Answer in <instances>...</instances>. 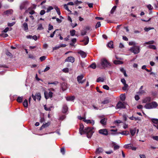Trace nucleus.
Masks as SVG:
<instances>
[{
	"label": "nucleus",
	"instance_id": "obj_13",
	"mask_svg": "<svg viewBox=\"0 0 158 158\" xmlns=\"http://www.w3.org/2000/svg\"><path fill=\"white\" fill-rule=\"evenodd\" d=\"M107 119L106 118H104L102 119L100 121L101 123L103 125H105L106 124Z\"/></svg>",
	"mask_w": 158,
	"mask_h": 158
},
{
	"label": "nucleus",
	"instance_id": "obj_6",
	"mask_svg": "<svg viewBox=\"0 0 158 158\" xmlns=\"http://www.w3.org/2000/svg\"><path fill=\"white\" fill-rule=\"evenodd\" d=\"M99 133L105 135H108V131L106 129H100L98 131Z\"/></svg>",
	"mask_w": 158,
	"mask_h": 158
},
{
	"label": "nucleus",
	"instance_id": "obj_48",
	"mask_svg": "<svg viewBox=\"0 0 158 158\" xmlns=\"http://www.w3.org/2000/svg\"><path fill=\"white\" fill-rule=\"evenodd\" d=\"M116 6H114L113 7V8H112V9H111V11H110V12L111 14H113L114 12V11L115 10L116 8Z\"/></svg>",
	"mask_w": 158,
	"mask_h": 158
},
{
	"label": "nucleus",
	"instance_id": "obj_36",
	"mask_svg": "<svg viewBox=\"0 0 158 158\" xmlns=\"http://www.w3.org/2000/svg\"><path fill=\"white\" fill-rule=\"evenodd\" d=\"M55 9L56 10V11L57 13V14L59 15H60V10L56 6L55 7Z\"/></svg>",
	"mask_w": 158,
	"mask_h": 158
},
{
	"label": "nucleus",
	"instance_id": "obj_32",
	"mask_svg": "<svg viewBox=\"0 0 158 158\" xmlns=\"http://www.w3.org/2000/svg\"><path fill=\"white\" fill-rule=\"evenodd\" d=\"M76 32V31L74 30H72L70 31V34L71 35L73 36L75 35Z\"/></svg>",
	"mask_w": 158,
	"mask_h": 158
},
{
	"label": "nucleus",
	"instance_id": "obj_45",
	"mask_svg": "<svg viewBox=\"0 0 158 158\" xmlns=\"http://www.w3.org/2000/svg\"><path fill=\"white\" fill-rule=\"evenodd\" d=\"M59 83L57 81H55L54 82H48V84H53L55 85H56Z\"/></svg>",
	"mask_w": 158,
	"mask_h": 158
},
{
	"label": "nucleus",
	"instance_id": "obj_17",
	"mask_svg": "<svg viewBox=\"0 0 158 158\" xmlns=\"http://www.w3.org/2000/svg\"><path fill=\"white\" fill-rule=\"evenodd\" d=\"M68 108L67 105L64 104L63 106V112L64 113H66L68 110Z\"/></svg>",
	"mask_w": 158,
	"mask_h": 158
},
{
	"label": "nucleus",
	"instance_id": "obj_44",
	"mask_svg": "<svg viewBox=\"0 0 158 158\" xmlns=\"http://www.w3.org/2000/svg\"><path fill=\"white\" fill-rule=\"evenodd\" d=\"M123 123V122L122 121H121L120 120H116L114 122V123L115 124L120 123Z\"/></svg>",
	"mask_w": 158,
	"mask_h": 158
},
{
	"label": "nucleus",
	"instance_id": "obj_60",
	"mask_svg": "<svg viewBox=\"0 0 158 158\" xmlns=\"http://www.w3.org/2000/svg\"><path fill=\"white\" fill-rule=\"evenodd\" d=\"M51 107H47L46 106H45L44 109L45 110H46L47 111H50L51 110Z\"/></svg>",
	"mask_w": 158,
	"mask_h": 158
},
{
	"label": "nucleus",
	"instance_id": "obj_24",
	"mask_svg": "<svg viewBox=\"0 0 158 158\" xmlns=\"http://www.w3.org/2000/svg\"><path fill=\"white\" fill-rule=\"evenodd\" d=\"M151 100V98L150 97H147L144 99L143 102L144 103H146L147 102H150Z\"/></svg>",
	"mask_w": 158,
	"mask_h": 158
},
{
	"label": "nucleus",
	"instance_id": "obj_37",
	"mask_svg": "<svg viewBox=\"0 0 158 158\" xmlns=\"http://www.w3.org/2000/svg\"><path fill=\"white\" fill-rule=\"evenodd\" d=\"M12 30V28H9L8 27H6L5 29H4L3 31V32L6 33L9 31H11Z\"/></svg>",
	"mask_w": 158,
	"mask_h": 158
},
{
	"label": "nucleus",
	"instance_id": "obj_26",
	"mask_svg": "<svg viewBox=\"0 0 158 158\" xmlns=\"http://www.w3.org/2000/svg\"><path fill=\"white\" fill-rule=\"evenodd\" d=\"M152 122L155 124H158V119L157 118H152Z\"/></svg>",
	"mask_w": 158,
	"mask_h": 158
},
{
	"label": "nucleus",
	"instance_id": "obj_43",
	"mask_svg": "<svg viewBox=\"0 0 158 158\" xmlns=\"http://www.w3.org/2000/svg\"><path fill=\"white\" fill-rule=\"evenodd\" d=\"M114 63L116 64H122V62L120 61L115 60L114 61Z\"/></svg>",
	"mask_w": 158,
	"mask_h": 158
},
{
	"label": "nucleus",
	"instance_id": "obj_2",
	"mask_svg": "<svg viewBox=\"0 0 158 158\" xmlns=\"http://www.w3.org/2000/svg\"><path fill=\"white\" fill-rule=\"evenodd\" d=\"M98 66L101 69H105L106 68L110 67L111 65L105 59H103L101 60L100 65Z\"/></svg>",
	"mask_w": 158,
	"mask_h": 158
},
{
	"label": "nucleus",
	"instance_id": "obj_63",
	"mask_svg": "<svg viewBox=\"0 0 158 158\" xmlns=\"http://www.w3.org/2000/svg\"><path fill=\"white\" fill-rule=\"evenodd\" d=\"M45 11L44 10H41L40 14L41 15H43L45 14Z\"/></svg>",
	"mask_w": 158,
	"mask_h": 158
},
{
	"label": "nucleus",
	"instance_id": "obj_41",
	"mask_svg": "<svg viewBox=\"0 0 158 158\" xmlns=\"http://www.w3.org/2000/svg\"><path fill=\"white\" fill-rule=\"evenodd\" d=\"M50 125V123L48 122L47 123H44L42 125H44V128L47 127H48Z\"/></svg>",
	"mask_w": 158,
	"mask_h": 158
},
{
	"label": "nucleus",
	"instance_id": "obj_64",
	"mask_svg": "<svg viewBox=\"0 0 158 158\" xmlns=\"http://www.w3.org/2000/svg\"><path fill=\"white\" fill-rule=\"evenodd\" d=\"M128 127V125L125 123H124L123 127L124 129H126Z\"/></svg>",
	"mask_w": 158,
	"mask_h": 158
},
{
	"label": "nucleus",
	"instance_id": "obj_12",
	"mask_svg": "<svg viewBox=\"0 0 158 158\" xmlns=\"http://www.w3.org/2000/svg\"><path fill=\"white\" fill-rule=\"evenodd\" d=\"M83 121L87 124L91 123L92 125L94 124V120H86L85 119L83 120Z\"/></svg>",
	"mask_w": 158,
	"mask_h": 158
},
{
	"label": "nucleus",
	"instance_id": "obj_19",
	"mask_svg": "<svg viewBox=\"0 0 158 158\" xmlns=\"http://www.w3.org/2000/svg\"><path fill=\"white\" fill-rule=\"evenodd\" d=\"M118 134H121L122 135H127L129 134V132L128 131H123L118 133Z\"/></svg>",
	"mask_w": 158,
	"mask_h": 158
},
{
	"label": "nucleus",
	"instance_id": "obj_16",
	"mask_svg": "<svg viewBox=\"0 0 158 158\" xmlns=\"http://www.w3.org/2000/svg\"><path fill=\"white\" fill-rule=\"evenodd\" d=\"M107 46L110 48H113V43L112 41H110L107 44Z\"/></svg>",
	"mask_w": 158,
	"mask_h": 158
},
{
	"label": "nucleus",
	"instance_id": "obj_54",
	"mask_svg": "<svg viewBox=\"0 0 158 158\" xmlns=\"http://www.w3.org/2000/svg\"><path fill=\"white\" fill-rule=\"evenodd\" d=\"M53 28L52 25H51L50 24H49L48 25V29L49 31H50L52 30Z\"/></svg>",
	"mask_w": 158,
	"mask_h": 158
},
{
	"label": "nucleus",
	"instance_id": "obj_62",
	"mask_svg": "<svg viewBox=\"0 0 158 158\" xmlns=\"http://www.w3.org/2000/svg\"><path fill=\"white\" fill-rule=\"evenodd\" d=\"M121 82L123 83V85L126 84V81L124 78H123L121 79Z\"/></svg>",
	"mask_w": 158,
	"mask_h": 158
},
{
	"label": "nucleus",
	"instance_id": "obj_8",
	"mask_svg": "<svg viewBox=\"0 0 158 158\" xmlns=\"http://www.w3.org/2000/svg\"><path fill=\"white\" fill-rule=\"evenodd\" d=\"M125 106L124 104L121 102L119 101L116 105V109L125 108Z\"/></svg>",
	"mask_w": 158,
	"mask_h": 158
},
{
	"label": "nucleus",
	"instance_id": "obj_9",
	"mask_svg": "<svg viewBox=\"0 0 158 158\" xmlns=\"http://www.w3.org/2000/svg\"><path fill=\"white\" fill-rule=\"evenodd\" d=\"M75 61V58L72 56L68 57L65 60V62H71L72 63H73Z\"/></svg>",
	"mask_w": 158,
	"mask_h": 158
},
{
	"label": "nucleus",
	"instance_id": "obj_1",
	"mask_svg": "<svg viewBox=\"0 0 158 158\" xmlns=\"http://www.w3.org/2000/svg\"><path fill=\"white\" fill-rule=\"evenodd\" d=\"M84 128L83 125L82 124H80L79 130L80 133L81 135L85 134L88 138H90L94 132V128L87 127L84 129Z\"/></svg>",
	"mask_w": 158,
	"mask_h": 158
},
{
	"label": "nucleus",
	"instance_id": "obj_11",
	"mask_svg": "<svg viewBox=\"0 0 158 158\" xmlns=\"http://www.w3.org/2000/svg\"><path fill=\"white\" fill-rule=\"evenodd\" d=\"M103 151V150L102 148L101 147H99L97 148L95 151V153L96 154H100Z\"/></svg>",
	"mask_w": 158,
	"mask_h": 158
},
{
	"label": "nucleus",
	"instance_id": "obj_57",
	"mask_svg": "<svg viewBox=\"0 0 158 158\" xmlns=\"http://www.w3.org/2000/svg\"><path fill=\"white\" fill-rule=\"evenodd\" d=\"M145 93L144 90H139V91L138 92V94H143Z\"/></svg>",
	"mask_w": 158,
	"mask_h": 158
},
{
	"label": "nucleus",
	"instance_id": "obj_7",
	"mask_svg": "<svg viewBox=\"0 0 158 158\" xmlns=\"http://www.w3.org/2000/svg\"><path fill=\"white\" fill-rule=\"evenodd\" d=\"M27 5L28 2L27 1H25L22 2L20 6V9L21 10H22L24 9H26L27 7Z\"/></svg>",
	"mask_w": 158,
	"mask_h": 158
},
{
	"label": "nucleus",
	"instance_id": "obj_49",
	"mask_svg": "<svg viewBox=\"0 0 158 158\" xmlns=\"http://www.w3.org/2000/svg\"><path fill=\"white\" fill-rule=\"evenodd\" d=\"M45 98L47 99L49 98L48 93L47 92H45L44 93Z\"/></svg>",
	"mask_w": 158,
	"mask_h": 158
},
{
	"label": "nucleus",
	"instance_id": "obj_15",
	"mask_svg": "<svg viewBox=\"0 0 158 158\" xmlns=\"http://www.w3.org/2000/svg\"><path fill=\"white\" fill-rule=\"evenodd\" d=\"M136 131V128H135L133 129H130V132L132 136H133Z\"/></svg>",
	"mask_w": 158,
	"mask_h": 158
},
{
	"label": "nucleus",
	"instance_id": "obj_14",
	"mask_svg": "<svg viewBox=\"0 0 158 158\" xmlns=\"http://www.w3.org/2000/svg\"><path fill=\"white\" fill-rule=\"evenodd\" d=\"M84 41H86L85 43V45H87L88 43L89 42V38L88 36H86L85 37L84 40L81 41V42H84Z\"/></svg>",
	"mask_w": 158,
	"mask_h": 158
},
{
	"label": "nucleus",
	"instance_id": "obj_18",
	"mask_svg": "<svg viewBox=\"0 0 158 158\" xmlns=\"http://www.w3.org/2000/svg\"><path fill=\"white\" fill-rule=\"evenodd\" d=\"M13 12V10L12 9H9L4 12L5 14L8 15L12 14Z\"/></svg>",
	"mask_w": 158,
	"mask_h": 158
},
{
	"label": "nucleus",
	"instance_id": "obj_22",
	"mask_svg": "<svg viewBox=\"0 0 158 158\" xmlns=\"http://www.w3.org/2000/svg\"><path fill=\"white\" fill-rule=\"evenodd\" d=\"M23 105L24 106L25 108H27L28 107V101L27 100L25 99L23 103Z\"/></svg>",
	"mask_w": 158,
	"mask_h": 158
},
{
	"label": "nucleus",
	"instance_id": "obj_50",
	"mask_svg": "<svg viewBox=\"0 0 158 158\" xmlns=\"http://www.w3.org/2000/svg\"><path fill=\"white\" fill-rule=\"evenodd\" d=\"M131 145H132V144L130 143L126 144L124 146V147L126 148H128L130 147Z\"/></svg>",
	"mask_w": 158,
	"mask_h": 158
},
{
	"label": "nucleus",
	"instance_id": "obj_3",
	"mask_svg": "<svg viewBox=\"0 0 158 158\" xmlns=\"http://www.w3.org/2000/svg\"><path fill=\"white\" fill-rule=\"evenodd\" d=\"M157 106V103L156 102H153L151 103H147L144 107L146 109H150L156 108Z\"/></svg>",
	"mask_w": 158,
	"mask_h": 158
},
{
	"label": "nucleus",
	"instance_id": "obj_52",
	"mask_svg": "<svg viewBox=\"0 0 158 158\" xmlns=\"http://www.w3.org/2000/svg\"><path fill=\"white\" fill-rule=\"evenodd\" d=\"M103 88L105 89H106L107 90H108L109 89V87L106 85H104L103 86Z\"/></svg>",
	"mask_w": 158,
	"mask_h": 158
},
{
	"label": "nucleus",
	"instance_id": "obj_59",
	"mask_svg": "<svg viewBox=\"0 0 158 158\" xmlns=\"http://www.w3.org/2000/svg\"><path fill=\"white\" fill-rule=\"evenodd\" d=\"M60 151H61V152L62 153L63 155H64L65 153V150H64V148H61V150H60Z\"/></svg>",
	"mask_w": 158,
	"mask_h": 158
},
{
	"label": "nucleus",
	"instance_id": "obj_35",
	"mask_svg": "<svg viewBox=\"0 0 158 158\" xmlns=\"http://www.w3.org/2000/svg\"><path fill=\"white\" fill-rule=\"evenodd\" d=\"M67 4H64V8L66 10H67L68 12H70V13H71L72 12L71 11L69 10V9L68 8V7L67 6Z\"/></svg>",
	"mask_w": 158,
	"mask_h": 158
},
{
	"label": "nucleus",
	"instance_id": "obj_46",
	"mask_svg": "<svg viewBox=\"0 0 158 158\" xmlns=\"http://www.w3.org/2000/svg\"><path fill=\"white\" fill-rule=\"evenodd\" d=\"M90 67L93 69H95L96 68V65L95 63H93L90 65Z\"/></svg>",
	"mask_w": 158,
	"mask_h": 158
},
{
	"label": "nucleus",
	"instance_id": "obj_23",
	"mask_svg": "<svg viewBox=\"0 0 158 158\" xmlns=\"http://www.w3.org/2000/svg\"><path fill=\"white\" fill-rule=\"evenodd\" d=\"M104 79L103 77H98L97 80L96 81L97 82H103Z\"/></svg>",
	"mask_w": 158,
	"mask_h": 158
},
{
	"label": "nucleus",
	"instance_id": "obj_61",
	"mask_svg": "<svg viewBox=\"0 0 158 158\" xmlns=\"http://www.w3.org/2000/svg\"><path fill=\"white\" fill-rule=\"evenodd\" d=\"M50 68L49 66H46V68L43 71L44 72H46L48 71V70L50 69Z\"/></svg>",
	"mask_w": 158,
	"mask_h": 158
},
{
	"label": "nucleus",
	"instance_id": "obj_51",
	"mask_svg": "<svg viewBox=\"0 0 158 158\" xmlns=\"http://www.w3.org/2000/svg\"><path fill=\"white\" fill-rule=\"evenodd\" d=\"M101 26V24L100 23V22H98L96 24V26H95V28H98V27H100Z\"/></svg>",
	"mask_w": 158,
	"mask_h": 158
},
{
	"label": "nucleus",
	"instance_id": "obj_58",
	"mask_svg": "<svg viewBox=\"0 0 158 158\" xmlns=\"http://www.w3.org/2000/svg\"><path fill=\"white\" fill-rule=\"evenodd\" d=\"M123 119H124V120L125 121H127V116L125 114H123Z\"/></svg>",
	"mask_w": 158,
	"mask_h": 158
},
{
	"label": "nucleus",
	"instance_id": "obj_10",
	"mask_svg": "<svg viewBox=\"0 0 158 158\" xmlns=\"http://www.w3.org/2000/svg\"><path fill=\"white\" fill-rule=\"evenodd\" d=\"M78 53L81 55L83 58H85L86 56V54L83 51L80 50L78 52Z\"/></svg>",
	"mask_w": 158,
	"mask_h": 158
},
{
	"label": "nucleus",
	"instance_id": "obj_38",
	"mask_svg": "<svg viewBox=\"0 0 158 158\" xmlns=\"http://www.w3.org/2000/svg\"><path fill=\"white\" fill-rule=\"evenodd\" d=\"M35 95L36 97V98L39 100H40V98H41L40 94L39 93H38L36 94H35Z\"/></svg>",
	"mask_w": 158,
	"mask_h": 158
},
{
	"label": "nucleus",
	"instance_id": "obj_29",
	"mask_svg": "<svg viewBox=\"0 0 158 158\" xmlns=\"http://www.w3.org/2000/svg\"><path fill=\"white\" fill-rule=\"evenodd\" d=\"M148 47L150 49H152L154 50H156V46L153 45H149L148 46Z\"/></svg>",
	"mask_w": 158,
	"mask_h": 158
},
{
	"label": "nucleus",
	"instance_id": "obj_25",
	"mask_svg": "<svg viewBox=\"0 0 158 158\" xmlns=\"http://www.w3.org/2000/svg\"><path fill=\"white\" fill-rule=\"evenodd\" d=\"M23 25L24 27V30L25 31L27 30L28 29L27 24L26 23H24L23 24Z\"/></svg>",
	"mask_w": 158,
	"mask_h": 158
},
{
	"label": "nucleus",
	"instance_id": "obj_31",
	"mask_svg": "<svg viewBox=\"0 0 158 158\" xmlns=\"http://www.w3.org/2000/svg\"><path fill=\"white\" fill-rule=\"evenodd\" d=\"M44 29V27L42 26V25L41 24H39L38 25V27L37 28V30H40Z\"/></svg>",
	"mask_w": 158,
	"mask_h": 158
},
{
	"label": "nucleus",
	"instance_id": "obj_5",
	"mask_svg": "<svg viewBox=\"0 0 158 158\" xmlns=\"http://www.w3.org/2000/svg\"><path fill=\"white\" fill-rule=\"evenodd\" d=\"M83 77L84 76L83 75H81L77 77V80L79 83L83 84L84 82H85V79L82 80Z\"/></svg>",
	"mask_w": 158,
	"mask_h": 158
},
{
	"label": "nucleus",
	"instance_id": "obj_56",
	"mask_svg": "<svg viewBox=\"0 0 158 158\" xmlns=\"http://www.w3.org/2000/svg\"><path fill=\"white\" fill-rule=\"evenodd\" d=\"M48 94L49 98H51L52 97V96H53V93H52L51 91H50V92H49L48 93Z\"/></svg>",
	"mask_w": 158,
	"mask_h": 158
},
{
	"label": "nucleus",
	"instance_id": "obj_28",
	"mask_svg": "<svg viewBox=\"0 0 158 158\" xmlns=\"http://www.w3.org/2000/svg\"><path fill=\"white\" fill-rule=\"evenodd\" d=\"M153 29H154V28L153 27H145L144 28V30H145V31L148 32L151 30Z\"/></svg>",
	"mask_w": 158,
	"mask_h": 158
},
{
	"label": "nucleus",
	"instance_id": "obj_47",
	"mask_svg": "<svg viewBox=\"0 0 158 158\" xmlns=\"http://www.w3.org/2000/svg\"><path fill=\"white\" fill-rule=\"evenodd\" d=\"M62 71L63 72L67 73L69 72V69L68 68H65L63 69Z\"/></svg>",
	"mask_w": 158,
	"mask_h": 158
},
{
	"label": "nucleus",
	"instance_id": "obj_40",
	"mask_svg": "<svg viewBox=\"0 0 158 158\" xmlns=\"http://www.w3.org/2000/svg\"><path fill=\"white\" fill-rule=\"evenodd\" d=\"M53 9V7L52 6H49L47 9L46 12L48 13L51 10Z\"/></svg>",
	"mask_w": 158,
	"mask_h": 158
},
{
	"label": "nucleus",
	"instance_id": "obj_55",
	"mask_svg": "<svg viewBox=\"0 0 158 158\" xmlns=\"http://www.w3.org/2000/svg\"><path fill=\"white\" fill-rule=\"evenodd\" d=\"M46 58V57L44 56H41L40 57V59L41 61H42L44 60Z\"/></svg>",
	"mask_w": 158,
	"mask_h": 158
},
{
	"label": "nucleus",
	"instance_id": "obj_30",
	"mask_svg": "<svg viewBox=\"0 0 158 158\" xmlns=\"http://www.w3.org/2000/svg\"><path fill=\"white\" fill-rule=\"evenodd\" d=\"M87 33V31H86V30H83L81 31V35L82 36L85 35Z\"/></svg>",
	"mask_w": 158,
	"mask_h": 158
},
{
	"label": "nucleus",
	"instance_id": "obj_4",
	"mask_svg": "<svg viewBox=\"0 0 158 158\" xmlns=\"http://www.w3.org/2000/svg\"><path fill=\"white\" fill-rule=\"evenodd\" d=\"M129 50L134 54H136L140 52V47L139 46H135L131 47Z\"/></svg>",
	"mask_w": 158,
	"mask_h": 158
},
{
	"label": "nucleus",
	"instance_id": "obj_21",
	"mask_svg": "<svg viewBox=\"0 0 158 158\" xmlns=\"http://www.w3.org/2000/svg\"><path fill=\"white\" fill-rule=\"evenodd\" d=\"M66 100L67 101H73L75 99V97L73 96L67 97L66 98Z\"/></svg>",
	"mask_w": 158,
	"mask_h": 158
},
{
	"label": "nucleus",
	"instance_id": "obj_20",
	"mask_svg": "<svg viewBox=\"0 0 158 158\" xmlns=\"http://www.w3.org/2000/svg\"><path fill=\"white\" fill-rule=\"evenodd\" d=\"M155 43L154 40H151L147 42H145L143 44L144 46H145L146 44H148L149 45L154 44Z\"/></svg>",
	"mask_w": 158,
	"mask_h": 158
},
{
	"label": "nucleus",
	"instance_id": "obj_53",
	"mask_svg": "<svg viewBox=\"0 0 158 158\" xmlns=\"http://www.w3.org/2000/svg\"><path fill=\"white\" fill-rule=\"evenodd\" d=\"M128 86V85L127 84H124V86L122 88L124 90H126Z\"/></svg>",
	"mask_w": 158,
	"mask_h": 158
},
{
	"label": "nucleus",
	"instance_id": "obj_27",
	"mask_svg": "<svg viewBox=\"0 0 158 158\" xmlns=\"http://www.w3.org/2000/svg\"><path fill=\"white\" fill-rule=\"evenodd\" d=\"M23 99V97H18L17 99V101L19 103H21L22 102Z\"/></svg>",
	"mask_w": 158,
	"mask_h": 158
},
{
	"label": "nucleus",
	"instance_id": "obj_33",
	"mask_svg": "<svg viewBox=\"0 0 158 158\" xmlns=\"http://www.w3.org/2000/svg\"><path fill=\"white\" fill-rule=\"evenodd\" d=\"M120 99L123 101L125 100V96L124 94H121L120 96Z\"/></svg>",
	"mask_w": 158,
	"mask_h": 158
},
{
	"label": "nucleus",
	"instance_id": "obj_34",
	"mask_svg": "<svg viewBox=\"0 0 158 158\" xmlns=\"http://www.w3.org/2000/svg\"><path fill=\"white\" fill-rule=\"evenodd\" d=\"M146 6L149 10H152L153 9V7L151 4H149Z\"/></svg>",
	"mask_w": 158,
	"mask_h": 158
},
{
	"label": "nucleus",
	"instance_id": "obj_39",
	"mask_svg": "<svg viewBox=\"0 0 158 158\" xmlns=\"http://www.w3.org/2000/svg\"><path fill=\"white\" fill-rule=\"evenodd\" d=\"M82 3V2L81 1H79L78 0H77L75 1L74 2V3L77 5H78L80 4H81Z\"/></svg>",
	"mask_w": 158,
	"mask_h": 158
},
{
	"label": "nucleus",
	"instance_id": "obj_42",
	"mask_svg": "<svg viewBox=\"0 0 158 158\" xmlns=\"http://www.w3.org/2000/svg\"><path fill=\"white\" fill-rule=\"evenodd\" d=\"M136 44L133 41L129 42V45L130 46L134 45V46H136Z\"/></svg>",
	"mask_w": 158,
	"mask_h": 158
}]
</instances>
